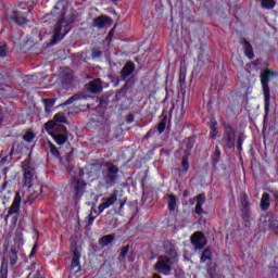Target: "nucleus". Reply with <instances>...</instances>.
Returning a JSON list of instances; mask_svg holds the SVG:
<instances>
[{"instance_id":"obj_1","label":"nucleus","mask_w":278,"mask_h":278,"mask_svg":"<svg viewBox=\"0 0 278 278\" xmlns=\"http://www.w3.org/2000/svg\"><path fill=\"white\" fill-rule=\"evenodd\" d=\"M277 71L265 68L261 72V85L264 94L265 118L266 116H268V112H270V86L268 84L270 79H275L277 78Z\"/></svg>"},{"instance_id":"obj_2","label":"nucleus","mask_w":278,"mask_h":278,"mask_svg":"<svg viewBox=\"0 0 278 278\" xmlns=\"http://www.w3.org/2000/svg\"><path fill=\"white\" fill-rule=\"evenodd\" d=\"M104 188H112L118 181L119 168L114 163L106 161L103 163Z\"/></svg>"},{"instance_id":"obj_3","label":"nucleus","mask_w":278,"mask_h":278,"mask_svg":"<svg viewBox=\"0 0 278 278\" xmlns=\"http://www.w3.org/2000/svg\"><path fill=\"white\" fill-rule=\"evenodd\" d=\"M226 149H236V127L230 124H224V137Z\"/></svg>"},{"instance_id":"obj_4","label":"nucleus","mask_w":278,"mask_h":278,"mask_svg":"<svg viewBox=\"0 0 278 278\" xmlns=\"http://www.w3.org/2000/svg\"><path fill=\"white\" fill-rule=\"evenodd\" d=\"M154 270L165 276L170 275V273H173V267L170 266V258L166 255L160 256L157 262L154 264Z\"/></svg>"},{"instance_id":"obj_5","label":"nucleus","mask_w":278,"mask_h":278,"mask_svg":"<svg viewBox=\"0 0 278 278\" xmlns=\"http://www.w3.org/2000/svg\"><path fill=\"white\" fill-rule=\"evenodd\" d=\"M86 181L81 180V179H77L75 178L73 180V201L74 203H79V201H81V197H84V192H86Z\"/></svg>"},{"instance_id":"obj_6","label":"nucleus","mask_w":278,"mask_h":278,"mask_svg":"<svg viewBox=\"0 0 278 278\" xmlns=\"http://www.w3.org/2000/svg\"><path fill=\"white\" fill-rule=\"evenodd\" d=\"M23 186L25 188H31V182L34 181V175H36V169L31 166H23Z\"/></svg>"},{"instance_id":"obj_7","label":"nucleus","mask_w":278,"mask_h":278,"mask_svg":"<svg viewBox=\"0 0 278 278\" xmlns=\"http://www.w3.org/2000/svg\"><path fill=\"white\" fill-rule=\"evenodd\" d=\"M191 244H193L197 251H201L202 249H205V245L207 244V240H205V233L201 231L194 232L191 236Z\"/></svg>"},{"instance_id":"obj_8","label":"nucleus","mask_w":278,"mask_h":278,"mask_svg":"<svg viewBox=\"0 0 278 278\" xmlns=\"http://www.w3.org/2000/svg\"><path fill=\"white\" fill-rule=\"evenodd\" d=\"M134 73H136V63L131 61L126 62L119 72L121 80L127 81Z\"/></svg>"},{"instance_id":"obj_9","label":"nucleus","mask_w":278,"mask_h":278,"mask_svg":"<svg viewBox=\"0 0 278 278\" xmlns=\"http://www.w3.org/2000/svg\"><path fill=\"white\" fill-rule=\"evenodd\" d=\"M117 199H118V190L114 189L113 192L111 193V197L106 198V200L98 206L99 214H103L105 210H108L109 207H112V205L116 203Z\"/></svg>"},{"instance_id":"obj_10","label":"nucleus","mask_w":278,"mask_h":278,"mask_svg":"<svg viewBox=\"0 0 278 278\" xmlns=\"http://www.w3.org/2000/svg\"><path fill=\"white\" fill-rule=\"evenodd\" d=\"M114 21L112 17L106 15L98 16L93 20L94 27H98V29H103V27H112Z\"/></svg>"},{"instance_id":"obj_11","label":"nucleus","mask_w":278,"mask_h":278,"mask_svg":"<svg viewBox=\"0 0 278 278\" xmlns=\"http://www.w3.org/2000/svg\"><path fill=\"white\" fill-rule=\"evenodd\" d=\"M23 201V198H21V193L16 192L15 197L13 199V202L8 211V217L12 216L13 214H18L21 212V203Z\"/></svg>"},{"instance_id":"obj_12","label":"nucleus","mask_w":278,"mask_h":278,"mask_svg":"<svg viewBox=\"0 0 278 278\" xmlns=\"http://www.w3.org/2000/svg\"><path fill=\"white\" fill-rule=\"evenodd\" d=\"M29 12H31L29 9L24 13L16 12L14 15L10 16V21L16 25H26V23H28L27 16H29Z\"/></svg>"},{"instance_id":"obj_13","label":"nucleus","mask_w":278,"mask_h":278,"mask_svg":"<svg viewBox=\"0 0 278 278\" xmlns=\"http://www.w3.org/2000/svg\"><path fill=\"white\" fill-rule=\"evenodd\" d=\"M163 250L167 255L175 257L177 255V248L175 247V241H164L163 242Z\"/></svg>"},{"instance_id":"obj_14","label":"nucleus","mask_w":278,"mask_h":278,"mask_svg":"<svg viewBox=\"0 0 278 278\" xmlns=\"http://www.w3.org/2000/svg\"><path fill=\"white\" fill-rule=\"evenodd\" d=\"M241 45L243 46L245 58H248V60H253V58H255V52L253 51V46L251 42L247 39H242Z\"/></svg>"},{"instance_id":"obj_15","label":"nucleus","mask_w":278,"mask_h":278,"mask_svg":"<svg viewBox=\"0 0 278 278\" xmlns=\"http://www.w3.org/2000/svg\"><path fill=\"white\" fill-rule=\"evenodd\" d=\"M88 90L92 92V94H99V92L103 91V85L101 83V78L93 79L89 83Z\"/></svg>"},{"instance_id":"obj_16","label":"nucleus","mask_w":278,"mask_h":278,"mask_svg":"<svg viewBox=\"0 0 278 278\" xmlns=\"http://www.w3.org/2000/svg\"><path fill=\"white\" fill-rule=\"evenodd\" d=\"M130 88H131V78L126 80V83L122 86V88L115 92V99L117 101H121V99H123L127 94V90H129Z\"/></svg>"},{"instance_id":"obj_17","label":"nucleus","mask_w":278,"mask_h":278,"mask_svg":"<svg viewBox=\"0 0 278 278\" xmlns=\"http://www.w3.org/2000/svg\"><path fill=\"white\" fill-rule=\"evenodd\" d=\"M168 123V115L166 114V110H163L162 112V119L156 125L155 129L156 131L162 135L164 131H166V124Z\"/></svg>"},{"instance_id":"obj_18","label":"nucleus","mask_w":278,"mask_h":278,"mask_svg":"<svg viewBox=\"0 0 278 278\" xmlns=\"http://www.w3.org/2000/svg\"><path fill=\"white\" fill-rule=\"evenodd\" d=\"M51 138L59 144V147H62V144L68 142V132L51 134Z\"/></svg>"},{"instance_id":"obj_19","label":"nucleus","mask_w":278,"mask_h":278,"mask_svg":"<svg viewBox=\"0 0 278 278\" xmlns=\"http://www.w3.org/2000/svg\"><path fill=\"white\" fill-rule=\"evenodd\" d=\"M81 253L80 252H74L72 264H71V270H75V268H78L75 273H79L81 268Z\"/></svg>"},{"instance_id":"obj_20","label":"nucleus","mask_w":278,"mask_h":278,"mask_svg":"<svg viewBox=\"0 0 278 278\" xmlns=\"http://www.w3.org/2000/svg\"><path fill=\"white\" fill-rule=\"evenodd\" d=\"M205 204V193H200L197 195V204H195V214L201 216L203 214V205Z\"/></svg>"},{"instance_id":"obj_21","label":"nucleus","mask_w":278,"mask_h":278,"mask_svg":"<svg viewBox=\"0 0 278 278\" xmlns=\"http://www.w3.org/2000/svg\"><path fill=\"white\" fill-rule=\"evenodd\" d=\"M267 227L269 229H274V233L278 236V216L277 215H268L267 216Z\"/></svg>"},{"instance_id":"obj_22","label":"nucleus","mask_w":278,"mask_h":278,"mask_svg":"<svg viewBox=\"0 0 278 278\" xmlns=\"http://www.w3.org/2000/svg\"><path fill=\"white\" fill-rule=\"evenodd\" d=\"M270 207V194L268 192H264L261 199V210L262 212H267Z\"/></svg>"},{"instance_id":"obj_23","label":"nucleus","mask_w":278,"mask_h":278,"mask_svg":"<svg viewBox=\"0 0 278 278\" xmlns=\"http://www.w3.org/2000/svg\"><path fill=\"white\" fill-rule=\"evenodd\" d=\"M178 84H179V90H180L182 97H186V72L180 71Z\"/></svg>"},{"instance_id":"obj_24","label":"nucleus","mask_w":278,"mask_h":278,"mask_svg":"<svg viewBox=\"0 0 278 278\" xmlns=\"http://www.w3.org/2000/svg\"><path fill=\"white\" fill-rule=\"evenodd\" d=\"M175 207H177V195L170 193L167 195V210L175 212Z\"/></svg>"},{"instance_id":"obj_25","label":"nucleus","mask_w":278,"mask_h":278,"mask_svg":"<svg viewBox=\"0 0 278 278\" xmlns=\"http://www.w3.org/2000/svg\"><path fill=\"white\" fill-rule=\"evenodd\" d=\"M48 149L49 153H51L53 157H55L56 160H62V154H60V150L58 149V147H55V144H53V142L48 141Z\"/></svg>"},{"instance_id":"obj_26","label":"nucleus","mask_w":278,"mask_h":278,"mask_svg":"<svg viewBox=\"0 0 278 278\" xmlns=\"http://www.w3.org/2000/svg\"><path fill=\"white\" fill-rule=\"evenodd\" d=\"M115 238L116 237L114 235H105L102 238H100L99 244L101 247H108L109 244H112V242H114Z\"/></svg>"},{"instance_id":"obj_27","label":"nucleus","mask_w":278,"mask_h":278,"mask_svg":"<svg viewBox=\"0 0 278 278\" xmlns=\"http://www.w3.org/2000/svg\"><path fill=\"white\" fill-rule=\"evenodd\" d=\"M200 262L201 264H205V262H212V250H210V248L203 250Z\"/></svg>"},{"instance_id":"obj_28","label":"nucleus","mask_w":278,"mask_h":278,"mask_svg":"<svg viewBox=\"0 0 278 278\" xmlns=\"http://www.w3.org/2000/svg\"><path fill=\"white\" fill-rule=\"evenodd\" d=\"M9 260L11 266H16V264H18V252L16 251V249L10 250Z\"/></svg>"},{"instance_id":"obj_29","label":"nucleus","mask_w":278,"mask_h":278,"mask_svg":"<svg viewBox=\"0 0 278 278\" xmlns=\"http://www.w3.org/2000/svg\"><path fill=\"white\" fill-rule=\"evenodd\" d=\"M208 127L211 129L210 138L214 139L218 136V122L212 121L208 123Z\"/></svg>"},{"instance_id":"obj_30","label":"nucleus","mask_w":278,"mask_h":278,"mask_svg":"<svg viewBox=\"0 0 278 278\" xmlns=\"http://www.w3.org/2000/svg\"><path fill=\"white\" fill-rule=\"evenodd\" d=\"M13 156H14V146L11 148L10 153L1 159L0 166L10 164V162H12Z\"/></svg>"},{"instance_id":"obj_31","label":"nucleus","mask_w":278,"mask_h":278,"mask_svg":"<svg viewBox=\"0 0 278 278\" xmlns=\"http://www.w3.org/2000/svg\"><path fill=\"white\" fill-rule=\"evenodd\" d=\"M220 155H222L220 148L216 147L215 152L211 156L212 164H214V166H216V164L220 162Z\"/></svg>"},{"instance_id":"obj_32","label":"nucleus","mask_w":278,"mask_h":278,"mask_svg":"<svg viewBox=\"0 0 278 278\" xmlns=\"http://www.w3.org/2000/svg\"><path fill=\"white\" fill-rule=\"evenodd\" d=\"M35 138H36V134H34V130H31V129H28L25 134H24V136H23V140L25 141V142H34V140H35Z\"/></svg>"},{"instance_id":"obj_33","label":"nucleus","mask_w":278,"mask_h":278,"mask_svg":"<svg viewBox=\"0 0 278 278\" xmlns=\"http://www.w3.org/2000/svg\"><path fill=\"white\" fill-rule=\"evenodd\" d=\"M190 156L188 154H185L182 155V159H181V166L185 170V173H188V170H190Z\"/></svg>"},{"instance_id":"obj_34","label":"nucleus","mask_w":278,"mask_h":278,"mask_svg":"<svg viewBox=\"0 0 278 278\" xmlns=\"http://www.w3.org/2000/svg\"><path fill=\"white\" fill-rule=\"evenodd\" d=\"M240 203H241V208H249L251 207V203L249 202V197L245 193L240 194Z\"/></svg>"},{"instance_id":"obj_35","label":"nucleus","mask_w":278,"mask_h":278,"mask_svg":"<svg viewBox=\"0 0 278 278\" xmlns=\"http://www.w3.org/2000/svg\"><path fill=\"white\" fill-rule=\"evenodd\" d=\"M84 99V97L79 93H76L74 96H72L71 98H68L63 105H72V103H75V101H81Z\"/></svg>"},{"instance_id":"obj_36","label":"nucleus","mask_w":278,"mask_h":278,"mask_svg":"<svg viewBox=\"0 0 278 278\" xmlns=\"http://www.w3.org/2000/svg\"><path fill=\"white\" fill-rule=\"evenodd\" d=\"M0 278H8V263H5V258L2 260L0 266Z\"/></svg>"},{"instance_id":"obj_37","label":"nucleus","mask_w":278,"mask_h":278,"mask_svg":"<svg viewBox=\"0 0 278 278\" xmlns=\"http://www.w3.org/2000/svg\"><path fill=\"white\" fill-rule=\"evenodd\" d=\"M45 110L46 112H51V108L55 105V100L53 99H43Z\"/></svg>"},{"instance_id":"obj_38","label":"nucleus","mask_w":278,"mask_h":278,"mask_svg":"<svg viewBox=\"0 0 278 278\" xmlns=\"http://www.w3.org/2000/svg\"><path fill=\"white\" fill-rule=\"evenodd\" d=\"M194 142H197V137L192 136L186 139V149H188V151L192 150V148L194 147Z\"/></svg>"},{"instance_id":"obj_39","label":"nucleus","mask_w":278,"mask_h":278,"mask_svg":"<svg viewBox=\"0 0 278 278\" xmlns=\"http://www.w3.org/2000/svg\"><path fill=\"white\" fill-rule=\"evenodd\" d=\"M241 218L243 220H249L251 218V207L241 208Z\"/></svg>"},{"instance_id":"obj_40","label":"nucleus","mask_w":278,"mask_h":278,"mask_svg":"<svg viewBox=\"0 0 278 278\" xmlns=\"http://www.w3.org/2000/svg\"><path fill=\"white\" fill-rule=\"evenodd\" d=\"M41 194H42V187L37 186V187H35V191L33 193H30L29 199H31V200L38 199V197Z\"/></svg>"},{"instance_id":"obj_41","label":"nucleus","mask_w":278,"mask_h":278,"mask_svg":"<svg viewBox=\"0 0 278 278\" xmlns=\"http://www.w3.org/2000/svg\"><path fill=\"white\" fill-rule=\"evenodd\" d=\"M65 21H64V14L61 16V18L58 21L55 28H54V34H61L62 31V25H64Z\"/></svg>"},{"instance_id":"obj_42","label":"nucleus","mask_w":278,"mask_h":278,"mask_svg":"<svg viewBox=\"0 0 278 278\" xmlns=\"http://www.w3.org/2000/svg\"><path fill=\"white\" fill-rule=\"evenodd\" d=\"M52 121H54L55 125H58V123H65L66 116H64L62 113H56Z\"/></svg>"},{"instance_id":"obj_43","label":"nucleus","mask_w":278,"mask_h":278,"mask_svg":"<svg viewBox=\"0 0 278 278\" xmlns=\"http://www.w3.org/2000/svg\"><path fill=\"white\" fill-rule=\"evenodd\" d=\"M262 7L265 8L266 10H273V8H275V1H273V0H263L262 1Z\"/></svg>"},{"instance_id":"obj_44","label":"nucleus","mask_w":278,"mask_h":278,"mask_svg":"<svg viewBox=\"0 0 278 278\" xmlns=\"http://www.w3.org/2000/svg\"><path fill=\"white\" fill-rule=\"evenodd\" d=\"M127 253H129V245H125L122 248L118 260H125V257H127Z\"/></svg>"},{"instance_id":"obj_45","label":"nucleus","mask_w":278,"mask_h":278,"mask_svg":"<svg viewBox=\"0 0 278 278\" xmlns=\"http://www.w3.org/2000/svg\"><path fill=\"white\" fill-rule=\"evenodd\" d=\"M46 131H51V129L55 130V121L50 119L45 124Z\"/></svg>"},{"instance_id":"obj_46","label":"nucleus","mask_w":278,"mask_h":278,"mask_svg":"<svg viewBox=\"0 0 278 278\" xmlns=\"http://www.w3.org/2000/svg\"><path fill=\"white\" fill-rule=\"evenodd\" d=\"M54 131H60L61 134H68V129L62 124H55Z\"/></svg>"},{"instance_id":"obj_47","label":"nucleus","mask_w":278,"mask_h":278,"mask_svg":"<svg viewBox=\"0 0 278 278\" xmlns=\"http://www.w3.org/2000/svg\"><path fill=\"white\" fill-rule=\"evenodd\" d=\"M62 35H60V33H54L52 36V40L50 41V45H58V42H60V40H62Z\"/></svg>"},{"instance_id":"obj_48","label":"nucleus","mask_w":278,"mask_h":278,"mask_svg":"<svg viewBox=\"0 0 278 278\" xmlns=\"http://www.w3.org/2000/svg\"><path fill=\"white\" fill-rule=\"evenodd\" d=\"M8 55V45L2 43L0 45V58H5Z\"/></svg>"},{"instance_id":"obj_49","label":"nucleus","mask_w":278,"mask_h":278,"mask_svg":"<svg viewBox=\"0 0 278 278\" xmlns=\"http://www.w3.org/2000/svg\"><path fill=\"white\" fill-rule=\"evenodd\" d=\"M244 140H247V135H244V132L239 134V137L237 139V144H244Z\"/></svg>"},{"instance_id":"obj_50","label":"nucleus","mask_w":278,"mask_h":278,"mask_svg":"<svg viewBox=\"0 0 278 278\" xmlns=\"http://www.w3.org/2000/svg\"><path fill=\"white\" fill-rule=\"evenodd\" d=\"M157 130L155 128H151L146 135H144V139L149 140V138H153V136H155V132Z\"/></svg>"},{"instance_id":"obj_51","label":"nucleus","mask_w":278,"mask_h":278,"mask_svg":"<svg viewBox=\"0 0 278 278\" xmlns=\"http://www.w3.org/2000/svg\"><path fill=\"white\" fill-rule=\"evenodd\" d=\"M71 251H72L73 255H75V252L79 253V249L77 248V241H73L71 243Z\"/></svg>"},{"instance_id":"obj_52","label":"nucleus","mask_w":278,"mask_h":278,"mask_svg":"<svg viewBox=\"0 0 278 278\" xmlns=\"http://www.w3.org/2000/svg\"><path fill=\"white\" fill-rule=\"evenodd\" d=\"M36 251H38V243H35L31 248L30 254H29V260L36 255Z\"/></svg>"},{"instance_id":"obj_53","label":"nucleus","mask_w":278,"mask_h":278,"mask_svg":"<svg viewBox=\"0 0 278 278\" xmlns=\"http://www.w3.org/2000/svg\"><path fill=\"white\" fill-rule=\"evenodd\" d=\"M134 121H136V116L134 115V113L128 114V116L126 118V123L128 125H131V123H134Z\"/></svg>"},{"instance_id":"obj_54","label":"nucleus","mask_w":278,"mask_h":278,"mask_svg":"<svg viewBox=\"0 0 278 278\" xmlns=\"http://www.w3.org/2000/svg\"><path fill=\"white\" fill-rule=\"evenodd\" d=\"M97 217L96 216H92V215H89L88 216V223H87V225H88V227H92V225L94 224V219H96Z\"/></svg>"},{"instance_id":"obj_55","label":"nucleus","mask_w":278,"mask_h":278,"mask_svg":"<svg viewBox=\"0 0 278 278\" xmlns=\"http://www.w3.org/2000/svg\"><path fill=\"white\" fill-rule=\"evenodd\" d=\"M101 55H103V52L101 50L92 51V58H101Z\"/></svg>"},{"instance_id":"obj_56","label":"nucleus","mask_w":278,"mask_h":278,"mask_svg":"<svg viewBox=\"0 0 278 278\" xmlns=\"http://www.w3.org/2000/svg\"><path fill=\"white\" fill-rule=\"evenodd\" d=\"M73 74L72 73H67V74H65V76H64V79L66 80V81H71L72 79H73Z\"/></svg>"},{"instance_id":"obj_57","label":"nucleus","mask_w":278,"mask_h":278,"mask_svg":"<svg viewBox=\"0 0 278 278\" xmlns=\"http://www.w3.org/2000/svg\"><path fill=\"white\" fill-rule=\"evenodd\" d=\"M121 81H127V80H121V75L119 78L116 79V81L113 84L114 88H116L117 86H119Z\"/></svg>"},{"instance_id":"obj_58","label":"nucleus","mask_w":278,"mask_h":278,"mask_svg":"<svg viewBox=\"0 0 278 278\" xmlns=\"http://www.w3.org/2000/svg\"><path fill=\"white\" fill-rule=\"evenodd\" d=\"M127 203V201H121L119 203V212H123V207H125V204Z\"/></svg>"},{"instance_id":"obj_59","label":"nucleus","mask_w":278,"mask_h":278,"mask_svg":"<svg viewBox=\"0 0 278 278\" xmlns=\"http://www.w3.org/2000/svg\"><path fill=\"white\" fill-rule=\"evenodd\" d=\"M113 36H114V28H112V29L109 31L108 38H112Z\"/></svg>"},{"instance_id":"obj_60","label":"nucleus","mask_w":278,"mask_h":278,"mask_svg":"<svg viewBox=\"0 0 278 278\" xmlns=\"http://www.w3.org/2000/svg\"><path fill=\"white\" fill-rule=\"evenodd\" d=\"M29 270H36V263L35 262L31 263V265L29 267Z\"/></svg>"},{"instance_id":"obj_61","label":"nucleus","mask_w":278,"mask_h":278,"mask_svg":"<svg viewBox=\"0 0 278 278\" xmlns=\"http://www.w3.org/2000/svg\"><path fill=\"white\" fill-rule=\"evenodd\" d=\"M237 149H238L239 153H242V144L237 143Z\"/></svg>"},{"instance_id":"obj_62","label":"nucleus","mask_w":278,"mask_h":278,"mask_svg":"<svg viewBox=\"0 0 278 278\" xmlns=\"http://www.w3.org/2000/svg\"><path fill=\"white\" fill-rule=\"evenodd\" d=\"M71 29H66L63 35L61 36V38H64L65 36H67L70 34Z\"/></svg>"},{"instance_id":"obj_63","label":"nucleus","mask_w":278,"mask_h":278,"mask_svg":"<svg viewBox=\"0 0 278 278\" xmlns=\"http://www.w3.org/2000/svg\"><path fill=\"white\" fill-rule=\"evenodd\" d=\"M152 278H162L160 275L155 274Z\"/></svg>"},{"instance_id":"obj_64","label":"nucleus","mask_w":278,"mask_h":278,"mask_svg":"<svg viewBox=\"0 0 278 278\" xmlns=\"http://www.w3.org/2000/svg\"><path fill=\"white\" fill-rule=\"evenodd\" d=\"M184 197H188V190H185Z\"/></svg>"}]
</instances>
